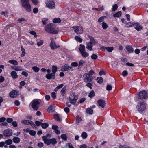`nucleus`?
Here are the masks:
<instances>
[{"mask_svg":"<svg viewBox=\"0 0 148 148\" xmlns=\"http://www.w3.org/2000/svg\"><path fill=\"white\" fill-rule=\"evenodd\" d=\"M9 95L10 97L12 98L15 97L16 96V92L15 90L11 91Z\"/></svg>","mask_w":148,"mask_h":148,"instance_id":"obj_20","label":"nucleus"},{"mask_svg":"<svg viewBox=\"0 0 148 148\" xmlns=\"http://www.w3.org/2000/svg\"><path fill=\"white\" fill-rule=\"evenodd\" d=\"M83 29L80 27H78L75 30V32L77 34H81L83 32Z\"/></svg>","mask_w":148,"mask_h":148,"instance_id":"obj_19","label":"nucleus"},{"mask_svg":"<svg viewBox=\"0 0 148 148\" xmlns=\"http://www.w3.org/2000/svg\"><path fill=\"white\" fill-rule=\"evenodd\" d=\"M12 124L14 127H16L17 126V124L16 121H14L12 122Z\"/></svg>","mask_w":148,"mask_h":148,"instance_id":"obj_60","label":"nucleus"},{"mask_svg":"<svg viewBox=\"0 0 148 148\" xmlns=\"http://www.w3.org/2000/svg\"><path fill=\"white\" fill-rule=\"evenodd\" d=\"M71 69V67L69 66L68 65L65 64L62 66L61 70L62 71H64L70 70Z\"/></svg>","mask_w":148,"mask_h":148,"instance_id":"obj_14","label":"nucleus"},{"mask_svg":"<svg viewBox=\"0 0 148 148\" xmlns=\"http://www.w3.org/2000/svg\"><path fill=\"white\" fill-rule=\"evenodd\" d=\"M121 14H122V13H121V12L120 11L118 12H117L115 13V14H114L113 15V16L114 17H119L121 16Z\"/></svg>","mask_w":148,"mask_h":148,"instance_id":"obj_30","label":"nucleus"},{"mask_svg":"<svg viewBox=\"0 0 148 148\" xmlns=\"http://www.w3.org/2000/svg\"><path fill=\"white\" fill-rule=\"evenodd\" d=\"M13 121V119L11 118H8L7 119V121L8 123L12 122Z\"/></svg>","mask_w":148,"mask_h":148,"instance_id":"obj_64","label":"nucleus"},{"mask_svg":"<svg viewBox=\"0 0 148 148\" xmlns=\"http://www.w3.org/2000/svg\"><path fill=\"white\" fill-rule=\"evenodd\" d=\"M30 121L25 120L22 121L21 122L22 123L28 125L29 124Z\"/></svg>","mask_w":148,"mask_h":148,"instance_id":"obj_37","label":"nucleus"},{"mask_svg":"<svg viewBox=\"0 0 148 148\" xmlns=\"http://www.w3.org/2000/svg\"><path fill=\"white\" fill-rule=\"evenodd\" d=\"M31 107L35 110L37 111L40 106L39 102L36 100H34L31 102Z\"/></svg>","mask_w":148,"mask_h":148,"instance_id":"obj_4","label":"nucleus"},{"mask_svg":"<svg viewBox=\"0 0 148 148\" xmlns=\"http://www.w3.org/2000/svg\"><path fill=\"white\" fill-rule=\"evenodd\" d=\"M83 76L84 77V81L85 82H91L93 79V78L92 76H90L88 74H85Z\"/></svg>","mask_w":148,"mask_h":148,"instance_id":"obj_8","label":"nucleus"},{"mask_svg":"<svg viewBox=\"0 0 148 148\" xmlns=\"http://www.w3.org/2000/svg\"><path fill=\"white\" fill-rule=\"evenodd\" d=\"M44 143L48 145H50L51 143V140L50 139H48L46 136H44L42 137Z\"/></svg>","mask_w":148,"mask_h":148,"instance_id":"obj_15","label":"nucleus"},{"mask_svg":"<svg viewBox=\"0 0 148 148\" xmlns=\"http://www.w3.org/2000/svg\"><path fill=\"white\" fill-rule=\"evenodd\" d=\"M127 50L130 53H132L134 51V49L131 46H128L126 47Z\"/></svg>","mask_w":148,"mask_h":148,"instance_id":"obj_27","label":"nucleus"},{"mask_svg":"<svg viewBox=\"0 0 148 148\" xmlns=\"http://www.w3.org/2000/svg\"><path fill=\"white\" fill-rule=\"evenodd\" d=\"M21 50L22 52V53L21 55V57H23L25 56V55L26 54V52H25V49L23 48V47L22 46H21Z\"/></svg>","mask_w":148,"mask_h":148,"instance_id":"obj_28","label":"nucleus"},{"mask_svg":"<svg viewBox=\"0 0 148 148\" xmlns=\"http://www.w3.org/2000/svg\"><path fill=\"white\" fill-rule=\"evenodd\" d=\"M79 49L80 53H81L85 51V46L83 45L80 44L79 47Z\"/></svg>","mask_w":148,"mask_h":148,"instance_id":"obj_22","label":"nucleus"},{"mask_svg":"<svg viewBox=\"0 0 148 148\" xmlns=\"http://www.w3.org/2000/svg\"><path fill=\"white\" fill-rule=\"evenodd\" d=\"M98 56L96 54H93L91 56V58L92 59L94 60H96Z\"/></svg>","mask_w":148,"mask_h":148,"instance_id":"obj_55","label":"nucleus"},{"mask_svg":"<svg viewBox=\"0 0 148 148\" xmlns=\"http://www.w3.org/2000/svg\"><path fill=\"white\" fill-rule=\"evenodd\" d=\"M105 48L109 52H111L113 49V47H105Z\"/></svg>","mask_w":148,"mask_h":148,"instance_id":"obj_41","label":"nucleus"},{"mask_svg":"<svg viewBox=\"0 0 148 148\" xmlns=\"http://www.w3.org/2000/svg\"><path fill=\"white\" fill-rule=\"evenodd\" d=\"M86 86L89 88L90 89H92V83H90L89 82L87 83L86 84Z\"/></svg>","mask_w":148,"mask_h":148,"instance_id":"obj_46","label":"nucleus"},{"mask_svg":"<svg viewBox=\"0 0 148 148\" xmlns=\"http://www.w3.org/2000/svg\"><path fill=\"white\" fill-rule=\"evenodd\" d=\"M147 96L146 91L145 90H143L140 91L139 92L138 98L140 99H145L147 98Z\"/></svg>","mask_w":148,"mask_h":148,"instance_id":"obj_7","label":"nucleus"},{"mask_svg":"<svg viewBox=\"0 0 148 148\" xmlns=\"http://www.w3.org/2000/svg\"><path fill=\"white\" fill-rule=\"evenodd\" d=\"M75 39L77 41L80 43H81L82 41V40L80 37L79 36H75Z\"/></svg>","mask_w":148,"mask_h":148,"instance_id":"obj_39","label":"nucleus"},{"mask_svg":"<svg viewBox=\"0 0 148 148\" xmlns=\"http://www.w3.org/2000/svg\"><path fill=\"white\" fill-rule=\"evenodd\" d=\"M86 112L87 113L90 115L92 114L93 113V110L90 108H87L86 109Z\"/></svg>","mask_w":148,"mask_h":148,"instance_id":"obj_24","label":"nucleus"},{"mask_svg":"<svg viewBox=\"0 0 148 148\" xmlns=\"http://www.w3.org/2000/svg\"><path fill=\"white\" fill-rule=\"evenodd\" d=\"M12 132L11 129L5 130L3 132L4 135L5 136H12Z\"/></svg>","mask_w":148,"mask_h":148,"instance_id":"obj_10","label":"nucleus"},{"mask_svg":"<svg viewBox=\"0 0 148 148\" xmlns=\"http://www.w3.org/2000/svg\"><path fill=\"white\" fill-rule=\"evenodd\" d=\"M8 62L10 63L15 65H17L18 64V62L15 60H10L8 61Z\"/></svg>","mask_w":148,"mask_h":148,"instance_id":"obj_23","label":"nucleus"},{"mask_svg":"<svg viewBox=\"0 0 148 148\" xmlns=\"http://www.w3.org/2000/svg\"><path fill=\"white\" fill-rule=\"evenodd\" d=\"M135 25H134V26H136L135 27V29L136 30L138 31H139L140 30L142 29L143 28V27L139 25V24L137 22H135Z\"/></svg>","mask_w":148,"mask_h":148,"instance_id":"obj_18","label":"nucleus"},{"mask_svg":"<svg viewBox=\"0 0 148 148\" xmlns=\"http://www.w3.org/2000/svg\"><path fill=\"white\" fill-rule=\"evenodd\" d=\"M96 80L97 82L100 84H102L103 82V79L101 77H97Z\"/></svg>","mask_w":148,"mask_h":148,"instance_id":"obj_26","label":"nucleus"},{"mask_svg":"<svg viewBox=\"0 0 148 148\" xmlns=\"http://www.w3.org/2000/svg\"><path fill=\"white\" fill-rule=\"evenodd\" d=\"M32 69L34 72H38L40 70V69L36 66H34L32 67Z\"/></svg>","mask_w":148,"mask_h":148,"instance_id":"obj_42","label":"nucleus"},{"mask_svg":"<svg viewBox=\"0 0 148 148\" xmlns=\"http://www.w3.org/2000/svg\"><path fill=\"white\" fill-rule=\"evenodd\" d=\"M81 53L82 56L84 58H86L89 56V54L87 53L85 51L82 52Z\"/></svg>","mask_w":148,"mask_h":148,"instance_id":"obj_31","label":"nucleus"},{"mask_svg":"<svg viewBox=\"0 0 148 148\" xmlns=\"http://www.w3.org/2000/svg\"><path fill=\"white\" fill-rule=\"evenodd\" d=\"M118 8V5L117 4H114L112 7V11H115Z\"/></svg>","mask_w":148,"mask_h":148,"instance_id":"obj_49","label":"nucleus"},{"mask_svg":"<svg viewBox=\"0 0 148 148\" xmlns=\"http://www.w3.org/2000/svg\"><path fill=\"white\" fill-rule=\"evenodd\" d=\"M82 121V119L79 116L76 117V123L77 125H78L79 123Z\"/></svg>","mask_w":148,"mask_h":148,"instance_id":"obj_32","label":"nucleus"},{"mask_svg":"<svg viewBox=\"0 0 148 148\" xmlns=\"http://www.w3.org/2000/svg\"><path fill=\"white\" fill-rule=\"evenodd\" d=\"M32 35H34V37L36 38L37 37V35L36 32L34 31H31L29 32Z\"/></svg>","mask_w":148,"mask_h":148,"instance_id":"obj_48","label":"nucleus"},{"mask_svg":"<svg viewBox=\"0 0 148 148\" xmlns=\"http://www.w3.org/2000/svg\"><path fill=\"white\" fill-rule=\"evenodd\" d=\"M86 48L89 51L92 50V47L93 45L89 42L86 43Z\"/></svg>","mask_w":148,"mask_h":148,"instance_id":"obj_17","label":"nucleus"},{"mask_svg":"<svg viewBox=\"0 0 148 148\" xmlns=\"http://www.w3.org/2000/svg\"><path fill=\"white\" fill-rule=\"evenodd\" d=\"M102 26L103 29H106L108 27V25L105 22H103L102 23Z\"/></svg>","mask_w":148,"mask_h":148,"instance_id":"obj_44","label":"nucleus"},{"mask_svg":"<svg viewBox=\"0 0 148 148\" xmlns=\"http://www.w3.org/2000/svg\"><path fill=\"white\" fill-rule=\"evenodd\" d=\"M35 123L36 125L37 126H40V125H41L42 124V123H41L40 122L37 121H35Z\"/></svg>","mask_w":148,"mask_h":148,"instance_id":"obj_59","label":"nucleus"},{"mask_svg":"<svg viewBox=\"0 0 148 148\" xmlns=\"http://www.w3.org/2000/svg\"><path fill=\"white\" fill-rule=\"evenodd\" d=\"M66 89V87L65 86L62 88V90L61 91L60 93L62 96H63L64 95Z\"/></svg>","mask_w":148,"mask_h":148,"instance_id":"obj_33","label":"nucleus"},{"mask_svg":"<svg viewBox=\"0 0 148 148\" xmlns=\"http://www.w3.org/2000/svg\"><path fill=\"white\" fill-rule=\"evenodd\" d=\"M94 72L93 71L91 70L89 71V72L88 74L90 76H92L94 74Z\"/></svg>","mask_w":148,"mask_h":148,"instance_id":"obj_62","label":"nucleus"},{"mask_svg":"<svg viewBox=\"0 0 148 148\" xmlns=\"http://www.w3.org/2000/svg\"><path fill=\"white\" fill-rule=\"evenodd\" d=\"M11 75L12 78L16 79L18 77V75L16 72L15 71H13L10 73Z\"/></svg>","mask_w":148,"mask_h":148,"instance_id":"obj_16","label":"nucleus"},{"mask_svg":"<svg viewBox=\"0 0 148 148\" xmlns=\"http://www.w3.org/2000/svg\"><path fill=\"white\" fill-rule=\"evenodd\" d=\"M137 108L138 111L141 112H142L145 109L146 103L145 102H143L138 103Z\"/></svg>","mask_w":148,"mask_h":148,"instance_id":"obj_5","label":"nucleus"},{"mask_svg":"<svg viewBox=\"0 0 148 148\" xmlns=\"http://www.w3.org/2000/svg\"><path fill=\"white\" fill-rule=\"evenodd\" d=\"M45 29L47 32L53 34H57L58 32V29L55 27L51 24H49L46 25L45 27Z\"/></svg>","mask_w":148,"mask_h":148,"instance_id":"obj_1","label":"nucleus"},{"mask_svg":"<svg viewBox=\"0 0 148 148\" xmlns=\"http://www.w3.org/2000/svg\"><path fill=\"white\" fill-rule=\"evenodd\" d=\"M50 40L51 41L49 46L52 49L54 50L57 48L60 47L59 46H57L53 38H51Z\"/></svg>","mask_w":148,"mask_h":148,"instance_id":"obj_9","label":"nucleus"},{"mask_svg":"<svg viewBox=\"0 0 148 148\" xmlns=\"http://www.w3.org/2000/svg\"><path fill=\"white\" fill-rule=\"evenodd\" d=\"M55 74L51 73L47 74L45 77L48 79H55Z\"/></svg>","mask_w":148,"mask_h":148,"instance_id":"obj_13","label":"nucleus"},{"mask_svg":"<svg viewBox=\"0 0 148 148\" xmlns=\"http://www.w3.org/2000/svg\"><path fill=\"white\" fill-rule=\"evenodd\" d=\"M41 127L43 129H46L48 127L49 124L47 123H42Z\"/></svg>","mask_w":148,"mask_h":148,"instance_id":"obj_38","label":"nucleus"},{"mask_svg":"<svg viewBox=\"0 0 148 148\" xmlns=\"http://www.w3.org/2000/svg\"><path fill=\"white\" fill-rule=\"evenodd\" d=\"M61 20L60 18H57L54 19L53 20V21L55 23H59L61 22Z\"/></svg>","mask_w":148,"mask_h":148,"instance_id":"obj_36","label":"nucleus"},{"mask_svg":"<svg viewBox=\"0 0 148 148\" xmlns=\"http://www.w3.org/2000/svg\"><path fill=\"white\" fill-rule=\"evenodd\" d=\"M43 40H40L37 43V45L38 46H39L42 45L43 43Z\"/></svg>","mask_w":148,"mask_h":148,"instance_id":"obj_51","label":"nucleus"},{"mask_svg":"<svg viewBox=\"0 0 148 148\" xmlns=\"http://www.w3.org/2000/svg\"><path fill=\"white\" fill-rule=\"evenodd\" d=\"M85 63V61H84V60H81L79 61V66H80L81 65H82L84 63Z\"/></svg>","mask_w":148,"mask_h":148,"instance_id":"obj_63","label":"nucleus"},{"mask_svg":"<svg viewBox=\"0 0 148 148\" xmlns=\"http://www.w3.org/2000/svg\"><path fill=\"white\" fill-rule=\"evenodd\" d=\"M128 72L127 71L124 70L122 73V75L124 76H125L127 75Z\"/></svg>","mask_w":148,"mask_h":148,"instance_id":"obj_57","label":"nucleus"},{"mask_svg":"<svg viewBox=\"0 0 148 148\" xmlns=\"http://www.w3.org/2000/svg\"><path fill=\"white\" fill-rule=\"evenodd\" d=\"M61 137L63 140H67V136L65 134L61 135Z\"/></svg>","mask_w":148,"mask_h":148,"instance_id":"obj_45","label":"nucleus"},{"mask_svg":"<svg viewBox=\"0 0 148 148\" xmlns=\"http://www.w3.org/2000/svg\"><path fill=\"white\" fill-rule=\"evenodd\" d=\"M106 90L108 91L111 90L112 89V86L108 84L106 87Z\"/></svg>","mask_w":148,"mask_h":148,"instance_id":"obj_53","label":"nucleus"},{"mask_svg":"<svg viewBox=\"0 0 148 148\" xmlns=\"http://www.w3.org/2000/svg\"><path fill=\"white\" fill-rule=\"evenodd\" d=\"M87 36L90 39V42H89V43L93 45H95L97 43V41L93 37L89 35H88Z\"/></svg>","mask_w":148,"mask_h":148,"instance_id":"obj_12","label":"nucleus"},{"mask_svg":"<svg viewBox=\"0 0 148 148\" xmlns=\"http://www.w3.org/2000/svg\"><path fill=\"white\" fill-rule=\"evenodd\" d=\"M95 95V93L94 90H92L89 94L88 96L91 98H92Z\"/></svg>","mask_w":148,"mask_h":148,"instance_id":"obj_29","label":"nucleus"},{"mask_svg":"<svg viewBox=\"0 0 148 148\" xmlns=\"http://www.w3.org/2000/svg\"><path fill=\"white\" fill-rule=\"evenodd\" d=\"M12 68L16 71H19L22 70V69H20V67H14L13 66H12Z\"/></svg>","mask_w":148,"mask_h":148,"instance_id":"obj_47","label":"nucleus"},{"mask_svg":"<svg viewBox=\"0 0 148 148\" xmlns=\"http://www.w3.org/2000/svg\"><path fill=\"white\" fill-rule=\"evenodd\" d=\"M57 143L56 140L55 138H53L51 140V143L53 145H55Z\"/></svg>","mask_w":148,"mask_h":148,"instance_id":"obj_50","label":"nucleus"},{"mask_svg":"<svg viewBox=\"0 0 148 148\" xmlns=\"http://www.w3.org/2000/svg\"><path fill=\"white\" fill-rule=\"evenodd\" d=\"M54 118L57 121L61 122V120L60 119L58 114H56L54 116Z\"/></svg>","mask_w":148,"mask_h":148,"instance_id":"obj_35","label":"nucleus"},{"mask_svg":"<svg viewBox=\"0 0 148 148\" xmlns=\"http://www.w3.org/2000/svg\"><path fill=\"white\" fill-rule=\"evenodd\" d=\"M97 103L99 106L103 108H104L106 104L105 101L102 99L98 100Z\"/></svg>","mask_w":148,"mask_h":148,"instance_id":"obj_11","label":"nucleus"},{"mask_svg":"<svg viewBox=\"0 0 148 148\" xmlns=\"http://www.w3.org/2000/svg\"><path fill=\"white\" fill-rule=\"evenodd\" d=\"M57 67L56 66H52V73H55L57 72Z\"/></svg>","mask_w":148,"mask_h":148,"instance_id":"obj_34","label":"nucleus"},{"mask_svg":"<svg viewBox=\"0 0 148 148\" xmlns=\"http://www.w3.org/2000/svg\"><path fill=\"white\" fill-rule=\"evenodd\" d=\"M136 24L135 22H130L126 24V26L127 27H129L134 26V25H135Z\"/></svg>","mask_w":148,"mask_h":148,"instance_id":"obj_21","label":"nucleus"},{"mask_svg":"<svg viewBox=\"0 0 148 148\" xmlns=\"http://www.w3.org/2000/svg\"><path fill=\"white\" fill-rule=\"evenodd\" d=\"M87 136V134L85 132H83L81 134V137L84 139L86 138Z\"/></svg>","mask_w":148,"mask_h":148,"instance_id":"obj_43","label":"nucleus"},{"mask_svg":"<svg viewBox=\"0 0 148 148\" xmlns=\"http://www.w3.org/2000/svg\"><path fill=\"white\" fill-rule=\"evenodd\" d=\"M46 6L50 9L55 8L56 5L54 0H49L46 3Z\"/></svg>","mask_w":148,"mask_h":148,"instance_id":"obj_6","label":"nucleus"},{"mask_svg":"<svg viewBox=\"0 0 148 148\" xmlns=\"http://www.w3.org/2000/svg\"><path fill=\"white\" fill-rule=\"evenodd\" d=\"M47 110L49 113L52 112H53L52 107H49L47 109Z\"/></svg>","mask_w":148,"mask_h":148,"instance_id":"obj_58","label":"nucleus"},{"mask_svg":"<svg viewBox=\"0 0 148 148\" xmlns=\"http://www.w3.org/2000/svg\"><path fill=\"white\" fill-rule=\"evenodd\" d=\"M29 134L32 136H34L36 134V132L34 130H30L29 131Z\"/></svg>","mask_w":148,"mask_h":148,"instance_id":"obj_52","label":"nucleus"},{"mask_svg":"<svg viewBox=\"0 0 148 148\" xmlns=\"http://www.w3.org/2000/svg\"><path fill=\"white\" fill-rule=\"evenodd\" d=\"M78 64L75 62H72L71 63V65L72 66L76 67L77 66Z\"/></svg>","mask_w":148,"mask_h":148,"instance_id":"obj_54","label":"nucleus"},{"mask_svg":"<svg viewBox=\"0 0 148 148\" xmlns=\"http://www.w3.org/2000/svg\"><path fill=\"white\" fill-rule=\"evenodd\" d=\"M12 140L11 139H9L5 141V143L7 145H10L12 144Z\"/></svg>","mask_w":148,"mask_h":148,"instance_id":"obj_40","label":"nucleus"},{"mask_svg":"<svg viewBox=\"0 0 148 148\" xmlns=\"http://www.w3.org/2000/svg\"><path fill=\"white\" fill-rule=\"evenodd\" d=\"M13 141L16 143H18L20 142V139L18 137H15L13 139Z\"/></svg>","mask_w":148,"mask_h":148,"instance_id":"obj_25","label":"nucleus"},{"mask_svg":"<svg viewBox=\"0 0 148 148\" xmlns=\"http://www.w3.org/2000/svg\"><path fill=\"white\" fill-rule=\"evenodd\" d=\"M78 98V96L75 95L74 93L71 94L69 97V100L70 103L72 105H75L76 104V100Z\"/></svg>","mask_w":148,"mask_h":148,"instance_id":"obj_3","label":"nucleus"},{"mask_svg":"<svg viewBox=\"0 0 148 148\" xmlns=\"http://www.w3.org/2000/svg\"><path fill=\"white\" fill-rule=\"evenodd\" d=\"M22 6L24 7L27 12L31 11V6L29 3V0H21Z\"/></svg>","mask_w":148,"mask_h":148,"instance_id":"obj_2","label":"nucleus"},{"mask_svg":"<svg viewBox=\"0 0 148 148\" xmlns=\"http://www.w3.org/2000/svg\"><path fill=\"white\" fill-rule=\"evenodd\" d=\"M51 97L53 99H55L56 98V94L55 92H52Z\"/></svg>","mask_w":148,"mask_h":148,"instance_id":"obj_61","label":"nucleus"},{"mask_svg":"<svg viewBox=\"0 0 148 148\" xmlns=\"http://www.w3.org/2000/svg\"><path fill=\"white\" fill-rule=\"evenodd\" d=\"M29 125H31L33 128L36 127V125L34 123H33L32 121H30Z\"/></svg>","mask_w":148,"mask_h":148,"instance_id":"obj_56","label":"nucleus"}]
</instances>
